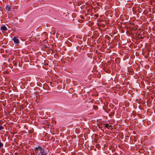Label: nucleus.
I'll return each mask as SVG.
<instances>
[{"instance_id":"nucleus-1","label":"nucleus","mask_w":155,"mask_h":155,"mask_svg":"<svg viewBox=\"0 0 155 155\" xmlns=\"http://www.w3.org/2000/svg\"><path fill=\"white\" fill-rule=\"evenodd\" d=\"M34 154L35 155H47L44 149L41 146H38L35 148Z\"/></svg>"},{"instance_id":"nucleus-2","label":"nucleus","mask_w":155,"mask_h":155,"mask_svg":"<svg viewBox=\"0 0 155 155\" xmlns=\"http://www.w3.org/2000/svg\"><path fill=\"white\" fill-rule=\"evenodd\" d=\"M104 125L105 126V127L107 128L108 129H110L112 130L113 129L112 126L111 125H109L108 124H105Z\"/></svg>"},{"instance_id":"nucleus-3","label":"nucleus","mask_w":155,"mask_h":155,"mask_svg":"<svg viewBox=\"0 0 155 155\" xmlns=\"http://www.w3.org/2000/svg\"><path fill=\"white\" fill-rule=\"evenodd\" d=\"M13 40L15 44H18L19 43V40L17 39L15 37H14Z\"/></svg>"},{"instance_id":"nucleus-4","label":"nucleus","mask_w":155,"mask_h":155,"mask_svg":"<svg viewBox=\"0 0 155 155\" xmlns=\"http://www.w3.org/2000/svg\"><path fill=\"white\" fill-rule=\"evenodd\" d=\"M1 28L3 31H6L7 29V28L5 25L1 26Z\"/></svg>"},{"instance_id":"nucleus-5","label":"nucleus","mask_w":155,"mask_h":155,"mask_svg":"<svg viewBox=\"0 0 155 155\" xmlns=\"http://www.w3.org/2000/svg\"><path fill=\"white\" fill-rule=\"evenodd\" d=\"M6 9L9 12L11 11V8L10 6L7 5L6 6Z\"/></svg>"},{"instance_id":"nucleus-6","label":"nucleus","mask_w":155,"mask_h":155,"mask_svg":"<svg viewBox=\"0 0 155 155\" xmlns=\"http://www.w3.org/2000/svg\"><path fill=\"white\" fill-rule=\"evenodd\" d=\"M106 38L108 40H110V37L107 36H106Z\"/></svg>"},{"instance_id":"nucleus-7","label":"nucleus","mask_w":155,"mask_h":155,"mask_svg":"<svg viewBox=\"0 0 155 155\" xmlns=\"http://www.w3.org/2000/svg\"><path fill=\"white\" fill-rule=\"evenodd\" d=\"M3 146V144L0 142V148L2 147Z\"/></svg>"},{"instance_id":"nucleus-8","label":"nucleus","mask_w":155,"mask_h":155,"mask_svg":"<svg viewBox=\"0 0 155 155\" xmlns=\"http://www.w3.org/2000/svg\"><path fill=\"white\" fill-rule=\"evenodd\" d=\"M4 127L2 125H0V130L3 129Z\"/></svg>"},{"instance_id":"nucleus-9","label":"nucleus","mask_w":155,"mask_h":155,"mask_svg":"<svg viewBox=\"0 0 155 155\" xmlns=\"http://www.w3.org/2000/svg\"><path fill=\"white\" fill-rule=\"evenodd\" d=\"M94 107H95H95L94 108L95 109H97L98 108V107H97V106H94Z\"/></svg>"}]
</instances>
